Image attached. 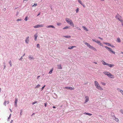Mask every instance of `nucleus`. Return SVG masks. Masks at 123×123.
Returning a JSON list of instances; mask_svg holds the SVG:
<instances>
[{
	"label": "nucleus",
	"mask_w": 123,
	"mask_h": 123,
	"mask_svg": "<svg viewBox=\"0 0 123 123\" xmlns=\"http://www.w3.org/2000/svg\"><path fill=\"white\" fill-rule=\"evenodd\" d=\"M94 84L96 88L100 90H102L103 89L100 86L98 82L96 81H94Z\"/></svg>",
	"instance_id": "nucleus-1"
},
{
	"label": "nucleus",
	"mask_w": 123,
	"mask_h": 123,
	"mask_svg": "<svg viewBox=\"0 0 123 123\" xmlns=\"http://www.w3.org/2000/svg\"><path fill=\"white\" fill-rule=\"evenodd\" d=\"M65 19L66 22L68 24L73 27H74V25L71 19L69 20V19L68 18H66Z\"/></svg>",
	"instance_id": "nucleus-2"
},
{
	"label": "nucleus",
	"mask_w": 123,
	"mask_h": 123,
	"mask_svg": "<svg viewBox=\"0 0 123 123\" xmlns=\"http://www.w3.org/2000/svg\"><path fill=\"white\" fill-rule=\"evenodd\" d=\"M103 73L107 75L109 78H114L113 75L109 72L104 71L103 72Z\"/></svg>",
	"instance_id": "nucleus-3"
},
{
	"label": "nucleus",
	"mask_w": 123,
	"mask_h": 123,
	"mask_svg": "<svg viewBox=\"0 0 123 123\" xmlns=\"http://www.w3.org/2000/svg\"><path fill=\"white\" fill-rule=\"evenodd\" d=\"M85 44L87 46L89 47V48L90 49H93L94 51H96L97 50L93 46H92L88 43L87 42H86L85 43Z\"/></svg>",
	"instance_id": "nucleus-4"
},
{
	"label": "nucleus",
	"mask_w": 123,
	"mask_h": 123,
	"mask_svg": "<svg viewBox=\"0 0 123 123\" xmlns=\"http://www.w3.org/2000/svg\"><path fill=\"white\" fill-rule=\"evenodd\" d=\"M105 48L106 49H108L110 53H112L114 54H115V52L113 51L112 49L111 48L106 46H105Z\"/></svg>",
	"instance_id": "nucleus-5"
},
{
	"label": "nucleus",
	"mask_w": 123,
	"mask_h": 123,
	"mask_svg": "<svg viewBox=\"0 0 123 123\" xmlns=\"http://www.w3.org/2000/svg\"><path fill=\"white\" fill-rule=\"evenodd\" d=\"M105 48L106 49H108L110 53H112L114 54H115V52L113 51L112 49L111 48L106 46H105Z\"/></svg>",
	"instance_id": "nucleus-6"
},
{
	"label": "nucleus",
	"mask_w": 123,
	"mask_h": 123,
	"mask_svg": "<svg viewBox=\"0 0 123 123\" xmlns=\"http://www.w3.org/2000/svg\"><path fill=\"white\" fill-rule=\"evenodd\" d=\"M115 18H116L118 20L120 19V18L121 19L122 18V16L118 13H117V14L115 17Z\"/></svg>",
	"instance_id": "nucleus-7"
},
{
	"label": "nucleus",
	"mask_w": 123,
	"mask_h": 123,
	"mask_svg": "<svg viewBox=\"0 0 123 123\" xmlns=\"http://www.w3.org/2000/svg\"><path fill=\"white\" fill-rule=\"evenodd\" d=\"M43 25L42 24L40 25H35L34 26V27L35 28H38L41 27H43Z\"/></svg>",
	"instance_id": "nucleus-8"
},
{
	"label": "nucleus",
	"mask_w": 123,
	"mask_h": 123,
	"mask_svg": "<svg viewBox=\"0 0 123 123\" xmlns=\"http://www.w3.org/2000/svg\"><path fill=\"white\" fill-rule=\"evenodd\" d=\"M29 59L31 61H32L35 59V58L33 57L32 56L29 55Z\"/></svg>",
	"instance_id": "nucleus-9"
},
{
	"label": "nucleus",
	"mask_w": 123,
	"mask_h": 123,
	"mask_svg": "<svg viewBox=\"0 0 123 123\" xmlns=\"http://www.w3.org/2000/svg\"><path fill=\"white\" fill-rule=\"evenodd\" d=\"M29 36L27 37L26 39L25 40V43H27L28 44V43L29 41Z\"/></svg>",
	"instance_id": "nucleus-10"
},
{
	"label": "nucleus",
	"mask_w": 123,
	"mask_h": 123,
	"mask_svg": "<svg viewBox=\"0 0 123 123\" xmlns=\"http://www.w3.org/2000/svg\"><path fill=\"white\" fill-rule=\"evenodd\" d=\"M117 89L118 91L122 93V95H123V90L119 88H117Z\"/></svg>",
	"instance_id": "nucleus-11"
},
{
	"label": "nucleus",
	"mask_w": 123,
	"mask_h": 123,
	"mask_svg": "<svg viewBox=\"0 0 123 123\" xmlns=\"http://www.w3.org/2000/svg\"><path fill=\"white\" fill-rule=\"evenodd\" d=\"M85 98H86V99L85 101V103H86L88 101L89 99L88 97L87 96H86Z\"/></svg>",
	"instance_id": "nucleus-12"
},
{
	"label": "nucleus",
	"mask_w": 123,
	"mask_h": 123,
	"mask_svg": "<svg viewBox=\"0 0 123 123\" xmlns=\"http://www.w3.org/2000/svg\"><path fill=\"white\" fill-rule=\"evenodd\" d=\"M57 68L59 69H61L62 68V67L61 64L58 65H57Z\"/></svg>",
	"instance_id": "nucleus-13"
},
{
	"label": "nucleus",
	"mask_w": 123,
	"mask_h": 123,
	"mask_svg": "<svg viewBox=\"0 0 123 123\" xmlns=\"http://www.w3.org/2000/svg\"><path fill=\"white\" fill-rule=\"evenodd\" d=\"M46 27L47 28H55V26L53 25H48L47 26H46Z\"/></svg>",
	"instance_id": "nucleus-14"
},
{
	"label": "nucleus",
	"mask_w": 123,
	"mask_h": 123,
	"mask_svg": "<svg viewBox=\"0 0 123 123\" xmlns=\"http://www.w3.org/2000/svg\"><path fill=\"white\" fill-rule=\"evenodd\" d=\"M34 36L35 37L34 39L35 40V41H36L37 40V38L38 37V35L37 34H35L34 35Z\"/></svg>",
	"instance_id": "nucleus-15"
},
{
	"label": "nucleus",
	"mask_w": 123,
	"mask_h": 123,
	"mask_svg": "<svg viewBox=\"0 0 123 123\" xmlns=\"http://www.w3.org/2000/svg\"><path fill=\"white\" fill-rule=\"evenodd\" d=\"M79 3L81 4L83 7H85V6L84 4H83L81 2V1L80 0L79 1Z\"/></svg>",
	"instance_id": "nucleus-16"
},
{
	"label": "nucleus",
	"mask_w": 123,
	"mask_h": 123,
	"mask_svg": "<svg viewBox=\"0 0 123 123\" xmlns=\"http://www.w3.org/2000/svg\"><path fill=\"white\" fill-rule=\"evenodd\" d=\"M113 118L117 122H118L119 121L118 119L115 117L114 118Z\"/></svg>",
	"instance_id": "nucleus-17"
},
{
	"label": "nucleus",
	"mask_w": 123,
	"mask_h": 123,
	"mask_svg": "<svg viewBox=\"0 0 123 123\" xmlns=\"http://www.w3.org/2000/svg\"><path fill=\"white\" fill-rule=\"evenodd\" d=\"M92 41H93L94 42H95L96 43H98L99 42V41H98V40H96L94 39H92Z\"/></svg>",
	"instance_id": "nucleus-18"
},
{
	"label": "nucleus",
	"mask_w": 123,
	"mask_h": 123,
	"mask_svg": "<svg viewBox=\"0 0 123 123\" xmlns=\"http://www.w3.org/2000/svg\"><path fill=\"white\" fill-rule=\"evenodd\" d=\"M102 64L104 65L107 66L108 63H106L104 61H103L102 62Z\"/></svg>",
	"instance_id": "nucleus-19"
},
{
	"label": "nucleus",
	"mask_w": 123,
	"mask_h": 123,
	"mask_svg": "<svg viewBox=\"0 0 123 123\" xmlns=\"http://www.w3.org/2000/svg\"><path fill=\"white\" fill-rule=\"evenodd\" d=\"M75 47V46H70L68 47V49H73Z\"/></svg>",
	"instance_id": "nucleus-20"
},
{
	"label": "nucleus",
	"mask_w": 123,
	"mask_h": 123,
	"mask_svg": "<svg viewBox=\"0 0 123 123\" xmlns=\"http://www.w3.org/2000/svg\"><path fill=\"white\" fill-rule=\"evenodd\" d=\"M111 116L113 118H114L115 117L114 115V113H111Z\"/></svg>",
	"instance_id": "nucleus-21"
},
{
	"label": "nucleus",
	"mask_w": 123,
	"mask_h": 123,
	"mask_svg": "<svg viewBox=\"0 0 123 123\" xmlns=\"http://www.w3.org/2000/svg\"><path fill=\"white\" fill-rule=\"evenodd\" d=\"M63 37H64L69 38L71 37V36H63Z\"/></svg>",
	"instance_id": "nucleus-22"
},
{
	"label": "nucleus",
	"mask_w": 123,
	"mask_h": 123,
	"mask_svg": "<svg viewBox=\"0 0 123 123\" xmlns=\"http://www.w3.org/2000/svg\"><path fill=\"white\" fill-rule=\"evenodd\" d=\"M117 41L118 42V43L120 42H121V41L119 37L117 38Z\"/></svg>",
	"instance_id": "nucleus-23"
},
{
	"label": "nucleus",
	"mask_w": 123,
	"mask_h": 123,
	"mask_svg": "<svg viewBox=\"0 0 123 123\" xmlns=\"http://www.w3.org/2000/svg\"><path fill=\"white\" fill-rule=\"evenodd\" d=\"M107 66L109 67H111L114 66V65L113 64H109L108 63Z\"/></svg>",
	"instance_id": "nucleus-24"
},
{
	"label": "nucleus",
	"mask_w": 123,
	"mask_h": 123,
	"mask_svg": "<svg viewBox=\"0 0 123 123\" xmlns=\"http://www.w3.org/2000/svg\"><path fill=\"white\" fill-rule=\"evenodd\" d=\"M83 28L84 30H85L86 31H88V30L86 28V27L85 26H83Z\"/></svg>",
	"instance_id": "nucleus-25"
},
{
	"label": "nucleus",
	"mask_w": 123,
	"mask_h": 123,
	"mask_svg": "<svg viewBox=\"0 0 123 123\" xmlns=\"http://www.w3.org/2000/svg\"><path fill=\"white\" fill-rule=\"evenodd\" d=\"M69 27H68V26H66V27H64L62 29L63 30H65V29H68L69 28Z\"/></svg>",
	"instance_id": "nucleus-26"
},
{
	"label": "nucleus",
	"mask_w": 123,
	"mask_h": 123,
	"mask_svg": "<svg viewBox=\"0 0 123 123\" xmlns=\"http://www.w3.org/2000/svg\"><path fill=\"white\" fill-rule=\"evenodd\" d=\"M103 43L104 44H105L107 45L108 46H110V43H107L104 42V43Z\"/></svg>",
	"instance_id": "nucleus-27"
},
{
	"label": "nucleus",
	"mask_w": 123,
	"mask_h": 123,
	"mask_svg": "<svg viewBox=\"0 0 123 123\" xmlns=\"http://www.w3.org/2000/svg\"><path fill=\"white\" fill-rule=\"evenodd\" d=\"M84 114H86V115H88L89 116H91L92 115V114H90V113H86V112H85Z\"/></svg>",
	"instance_id": "nucleus-28"
},
{
	"label": "nucleus",
	"mask_w": 123,
	"mask_h": 123,
	"mask_svg": "<svg viewBox=\"0 0 123 123\" xmlns=\"http://www.w3.org/2000/svg\"><path fill=\"white\" fill-rule=\"evenodd\" d=\"M53 71V69L52 68L49 71V73L50 74H51L52 73V72Z\"/></svg>",
	"instance_id": "nucleus-29"
},
{
	"label": "nucleus",
	"mask_w": 123,
	"mask_h": 123,
	"mask_svg": "<svg viewBox=\"0 0 123 123\" xmlns=\"http://www.w3.org/2000/svg\"><path fill=\"white\" fill-rule=\"evenodd\" d=\"M119 21H120L122 23V25H123V20L122 19H120Z\"/></svg>",
	"instance_id": "nucleus-30"
},
{
	"label": "nucleus",
	"mask_w": 123,
	"mask_h": 123,
	"mask_svg": "<svg viewBox=\"0 0 123 123\" xmlns=\"http://www.w3.org/2000/svg\"><path fill=\"white\" fill-rule=\"evenodd\" d=\"M98 44L101 46H103V44L101 43L100 42V41H99V42Z\"/></svg>",
	"instance_id": "nucleus-31"
},
{
	"label": "nucleus",
	"mask_w": 123,
	"mask_h": 123,
	"mask_svg": "<svg viewBox=\"0 0 123 123\" xmlns=\"http://www.w3.org/2000/svg\"><path fill=\"white\" fill-rule=\"evenodd\" d=\"M40 86V85L39 84H38L35 87V88H39Z\"/></svg>",
	"instance_id": "nucleus-32"
},
{
	"label": "nucleus",
	"mask_w": 123,
	"mask_h": 123,
	"mask_svg": "<svg viewBox=\"0 0 123 123\" xmlns=\"http://www.w3.org/2000/svg\"><path fill=\"white\" fill-rule=\"evenodd\" d=\"M18 102V99L17 98H15V103L17 104Z\"/></svg>",
	"instance_id": "nucleus-33"
},
{
	"label": "nucleus",
	"mask_w": 123,
	"mask_h": 123,
	"mask_svg": "<svg viewBox=\"0 0 123 123\" xmlns=\"http://www.w3.org/2000/svg\"><path fill=\"white\" fill-rule=\"evenodd\" d=\"M9 63L10 64V67L12 66V63L11 61H10L9 62Z\"/></svg>",
	"instance_id": "nucleus-34"
},
{
	"label": "nucleus",
	"mask_w": 123,
	"mask_h": 123,
	"mask_svg": "<svg viewBox=\"0 0 123 123\" xmlns=\"http://www.w3.org/2000/svg\"><path fill=\"white\" fill-rule=\"evenodd\" d=\"M69 89L72 90H73L74 89V88H72L71 87H69Z\"/></svg>",
	"instance_id": "nucleus-35"
},
{
	"label": "nucleus",
	"mask_w": 123,
	"mask_h": 123,
	"mask_svg": "<svg viewBox=\"0 0 123 123\" xmlns=\"http://www.w3.org/2000/svg\"><path fill=\"white\" fill-rule=\"evenodd\" d=\"M22 112H23V110L22 109H21L20 110V115H22Z\"/></svg>",
	"instance_id": "nucleus-36"
},
{
	"label": "nucleus",
	"mask_w": 123,
	"mask_h": 123,
	"mask_svg": "<svg viewBox=\"0 0 123 123\" xmlns=\"http://www.w3.org/2000/svg\"><path fill=\"white\" fill-rule=\"evenodd\" d=\"M57 25L58 26H61V24L60 23H57Z\"/></svg>",
	"instance_id": "nucleus-37"
},
{
	"label": "nucleus",
	"mask_w": 123,
	"mask_h": 123,
	"mask_svg": "<svg viewBox=\"0 0 123 123\" xmlns=\"http://www.w3.org/2000/svg\"><path fill=\"white\" fill-rule=\"evenodd\" d=\"M101 84L102 85L104 86H105L106 85L105 83L104 82H101Z\"/></svg>",
	"instance_id": "nucleus-38"
},
{
	"label": "nucleus",
	"mask_w": 123,
	"mask_h": 123,
	"mask_svg": "<svg viewBox=\"0 0 123 123\" xmlns=\"http://www.w3.org/2000/svg\"><path fill=\"white\" fill-rule=\"evenodd\" d=\"M45 86V85H44L43 87H42L41 88V91H42L44 88Z\"/></svg>",
	"instance_id": "nucleus-39"
},
{
	"label": "nucleus",
	"mask_w": 123,
	"mask_h": 123,
	"mask_svg": "<svg viewBox=\"0 0 123 123\" xmlns=\"http://www.w3.org/2000/svg\"><path fill=\"white\" fill-rule=\"evenodd\" d=\"M120 111L121 113L123 114V110L122 109H121L120 110Z\"/></svg>",
	"instance_id": "nucleus-40"
},
{
	"label": "nucleus",
	"mask_w": 123,
	"mask_h": 123,
	"mask_svg": "<svg viewBox=\"0 0 123 123\" xmlns=\"http://www.w3.org/2000/svg\"><path fill=\"white\" fill-rule=\"evenodd\" d=\"M6 101H5L4 102V103H3L4 105L5 106H6Z\"/></svg>",
	"instance_id": "nucleus-41"
},
{
	"label": "nucleus",
	"mask_w": 123,
	"mask_h": 123,
	"mask_svg": "<svg viewBox=\"0 0 123 123\" xmlns=\"http://www.w3.org/2000/svg\"><path fill=\"white\" fill-rule=\"evenodd\" d=\"M110 46L112 48H115V46H114L113 45H111V44H110Z\"/></svg>",
	"instance_id": "nucleus-42"
},
{
	"label": "nucleus",
	"mask_w": 123,
	"mask_h": 123,
	"mask_svg": "<svg viewBox=\"0 0 123 123\" xmlns=\"http://www.w3.org/2000/svg\"><path fill=\"white\" fill-rule=\"evenodd\" d=\"M37 4H34L32 6V7H34V6H37Z\"/></svg>",
	"instance_id": "nucleus-43"
},
{
	"label": "nucleus",
	"mask_w": 123,
	"mask_h": 123,
	"mask_svg": "<svg viewBox=\"0 0 123 123\" xmlns=\"http://www.w3.org/2000/svg\"><path fill=\"white\" fill-rule=\"evenodd\" d=\"M37 103V101H36L34 102H32V105H33L34 104L36 103Z\"/></svg>",
	"instance_id": "nucleus-44"
},
{
	"label": "nucleus",
	"mask_w": 123,
	"mask_h": 123,
	"mask_svg": "<svg viewBox=\"0 0 123 123\" xmlns=\"http://www.w3.org/2000/svg\"><path fill=\"white\" fill-rule=\"evenodd\" d=\"M79 11V8H77L76 10V13H77Z\"/></svg>",
	"instance_id": "nucleus-45"
},
{
	"label": "nucleus",
	"mask_w": 123,
	"mask_h": 123,
	"mask_svg": "<svg viewBox=\"0 0 123 123\" xmlns=\"http://www.w3.org/2000/svg\"><path fill=\"white\" fill-rule=\"evenodd\" d=\"M37 47L39 48V44H37Z\"/></svg>",
	"instance_id": "nucleus-46"
},
{
	"label": "nucleus",
	"mask_w": 123,
	"mask_h": 123,
	"mask_svg": "<svg viewBox=\"0 0 123 123\" xmlns=\"http://www.w3.org/2000/svg\"><path fill=\"white\" fill-rule=\"evenodd\" d=\"M23 56H21L20 59H19V60L22 61L23 59Z\"/></svg>",
	"instance_id": "nucleus-47"
},
{
	"label": "nucleus",
	"mask_w": 123,
	"mask_h": 123,
	"mask_svg": "<svg viewBox=\"0 0 123 123\" xmlns=\"http://www.w3.org/2000/svg\"><path fill=\"white\" fill-rule=\"evenodd\" d=\"M76 28L78 30H80V31L81 30V29L80 28H79V27H77Z\"/></svg>",
	"instance_id": "nucleus-48"
},
{
	"label": "nucleus",
	"mask_w": 123,
	"mask_h": 123,
	"mask_svg": "<svg viewBox=\"0 0 123 123\" xmlns=\"http://www.w3.org/2000/svg\"><path fill=\"white\" fill-rule=\"evenodd\" d=\"M21 20H22V19H17V20L16 21H21Z\"/></svg>",
	"instance_id": "nucleus-49"
},
{
	"label": "nucleus",
	"mask_w": 123,
	"mask_h": 123,
	"mask_svg": "<svg viewBox=\"0 0 123 123\" xmlns=\"http://www.w3.org/2000/svg\"><path fill=\"white\" fill-rule=\"evenodd\" d=\"M65 88L66 89H69V87H65Z\"/></svg>",
	"instance_id": "nucleus-50"
},
{
	"label": "nucleus",
	"mask_w": 123,
	"mask_h": 123,
	"mask_svg": "<svg viewBox=\"0 0 123 123\" xmlns=\"http://www.w3.org/2000/svg\"><path fill=\"white\" fill-rule=\"evenodd\" d=\"M25 21H27V17H26L25 19Z\"/></svg>",
	"instance_id": "nucleus-51"
},
{
	"label": "nucleus",
	"mask_w": 123,
	"mask_h": 123,
	"mask_svg": "<svg viewBox=\"0 0 123 123\" xmlns=\"http://www.w3.org/2000/svg\"><path fill=\"white\" fill-rule=\"evenodd\" d=\"M98 38L100 39L101 40H103V39L102 38L100 37H98Z\"/></svg>",
	"instance_id": "nucleus-52"
},
{
	"label": "nucleus",
	"mask_w": 123,
	"mask_h": 123,
	"mask_svg": "<svg viewBox=\"0 0 123 123\" xmlns=\"http://www.w3.org/2000/svg\"><path fill=\"white\" fill-rule=\"evenodd\" d=\"M44 106L46 107L47 105V103H45L44 104Z\"/></svg>",
	"instance_id": "nucleus-53"
},
{
	"label": "nucleus",
	"mask_w": 123,
	"mask_h": 123,
	"mask_svg": "<svg viewBox=\"0 0 123 123\" xmlns=\"http://www.w3.org/2000/svg\"><path fill=\"white\" fill-rule=\"evenodd\" d=\"M14 105L15 107H17V104L15 103L14 104Z\"/></svg>",
	"instance_id": "nucleus-54"
},
{
	"label": "nucleus",
	"mask_w": 123,
	"mask_h": 123,
	"mask_svg": "<svg viewBox=\"0 0 123 123\" xmlns=\"http://www.w3.org/2000/svg\"><path fill=\"white\" fill-rule=\"evenodd\" d=\"M11 114H10L9 116V117H8V119H10L11 117Z\"/></svg>",
	"instance_id": "nucleus-55"
},
{
	"label": "nucleus",
	"mask_w": 123,
	"mask_h": 123,
	"mask_svg": "<svg viewBox=\"0 0 123 123\" xmlns=\"http://www.w3.org/2000/svg\"><path fill=\"white\" fill-rule=\"evenodd\" d=\"M3 66H4V69L5 68H6V65H3Z\"/></svg>",
	"instance_id": "nucleus-56"
},
{
	"label": "nucleus",
	"mask_w": 123,
	"mask_h": 123,
	"mask_svg": "<svg viewBox=\"0 0 123 123\" xmlns=\"http://www.w3.org/2000/svg\"><path fill=\"white\" fill-rule=\"evenodd\" d=\"M9 103V101H8L7 102V104H8Z\"/></svg>",
	"instance_id": "nucleus-57"
},
{
	"label": "nucleus",
	"mask_w": 123,
	"mask_h": 123,
	"mask_svg": "<svg viewBox=\"0 0 123 123\" xmlns=\"http://www.w3.org/2000/svg\"><path fill=\"white\" fill-rule=\"evenodd\" d=\"M40 77V76H38L37 77V79H38Z\"/></svg>",
	"instance_id": "nucleus-58"
},
{
	"label": "nucleus",
	"mask_w": 123,
	"mask_h": 123,
	"mask_svg": "<svg viewBox=\"0 0 123 123\" xmlns=\"http://www.w3.org/2000/svg\"><path fill=\"white\" fill-rule=\"evenodd\" d=\"M3 65H6V63L5 62H4L3 63Z\"/></svg>",
	"instance_id": "nucleus-59"
},
{
	"label": "nucleus",
	"mask_w": 123,
	"mask_h": 123,
	"mask_svg": "<svg viewBox=\"0 0 123 123\" xmlns=\"http://www.w3.org/2000/svg\"><path fill=\"white\" fill-rule=\"evenodd\" d=\"M40 14V13H39L37 15V16H39Z\"/></svg>",
	"instance_id": "nucleus-60"
},
{
	"label": "nucleus",
	"mask_w": 123,
	"mask_h": 123,
	"mask_svg": "<svg viewBox=\"0 0 123 123\" xmlns=\"http://www.w3.org/2000/svg\"><path fill=\"white\" fill-rule=\"evenodd\" d=\"M13 120H12L11 122H10V123H12V122H13Z\"/></svg>",
	"instance_id": "nucleus-61"
},
{
	"label": "nucleus",
	"mask_w": 123,
	"mask_h": 123,
	"mask_svg": "<svg viewBox=\"0 0 123 123\" xmlns=\"http://www.w3.org/2000/svg\"><path fill=\"white\" fill-rule=\"evenodd\" d=\"M34 114H35V113H33L32 114L31 116H32L33 115H34Z\"/></svg>",
	"instance_id": "nucleus-62"
},
{
	"label": "nucleus",
	"mask_w": 123,
	"mask_h": 123,
	"mask_svg": "<svg viewBox=\"0 0 123 123\" xmlns=\"http://www.w3.org/2000/svg\"><path fill=\"white\" fill-rule=\"evenodd\" d=\"M53 108H56L55 107V106H53Z\"/></svg>",
	"instance_id": "nucleus-63"
},
{
	"label": "nucleus",
	"mask_w": 123,
	"mask_h": 123,
	"mask_svg": "<svg viewBox=\"0 0 123 123\" xmlns=\"http://www.w3.org/2000/svg\"><path fill=\"white\" fill-rule=\"evenodd\" d=\"M25 53H24V54L23 55V56H23H23H24L25 55Z\"/></svg>",
	"instance_id": "nucleus-64"
}]
</instances>
